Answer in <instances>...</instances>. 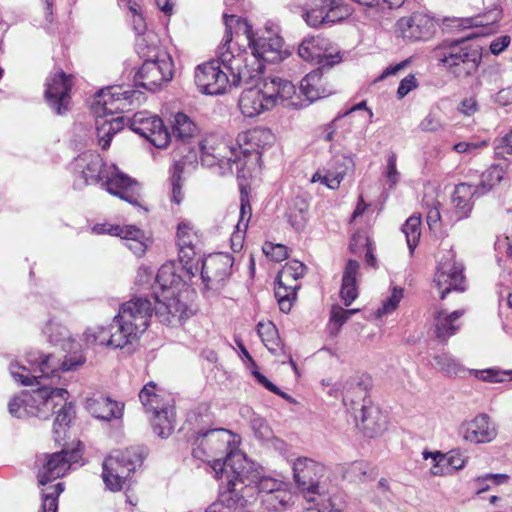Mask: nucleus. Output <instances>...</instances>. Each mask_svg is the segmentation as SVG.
<instances>
[{
    "label": "nucleus",
    "instance_id": "f257e3e1",
    "mask_svg": "<svg viewBox=\"0 0 512 512\" xmlns=\"http://www.w3.org/2000/svg\"><path fill=\"white\" fill-rule=\"evenodd\" d=\"M236 445L235 437L228 430L215 429L203 434L199 447L193 450L197 458H202L204 453L201 446H208L212 456H216L214 446L225 447L227 450L224 459H204L211 462L214 477L221 482L218 499L206 512H247L245 508L251 503L254 491L257 490L262 499L286 485L274 478L260 476Z\"/></svg>",
    "mask_w": 512,
    "mask_h": 512
},
{
    "label": "nucleus",
    "instance_id": "f03ea898",
    "mask_svg": "<svg viewBox=\"0 0 512 512\" xmlns=\"http://www.w3.org/2000/svg\"><path fill=\"white\" fill-rule=\"evenodd\" d=\"M85 357L81 354L61 361L53 354L44 355L36 350L28 351L24 362L11 361L9 372L12 378L23 386L39 385L40 387L27 392L25 411L27 415L47 418L54 409L69 398L64 388L53 387L42 380L59 377V372L75 370L83 365Z\"/></svg>",
    "mask_w": 512,
    "mask_h": 512
},
{
    "label": "nucleus",
    "instance_id": "7ed1b4c3",
    "mask_svg": "<svg viewBox=\"0 0 512 512\" xmlns=\"http://www.w3.org/2000/svg\"><path fill=\"white\" fill-rule=\"evenodd\" d=\"M199 272V260L196 264L167 262L163 264L155 277L152 286L155 295V315L163 323L180 324L188 318L191 310L188 300L193 295L186 279Z\"/></svg>",
    "mask_w": 512,
    "mask_h": 512
},
{
    "label": "nucleus",
    "instance_id": "20e7f679",
    "mask_svg": "<svg viewBox=\"0 0 512 512\" xmlns=\"http://www.w3.org/2000/svg\"><path fill=\"white\" fill-rule=\"evenodd\" d=\"M224 43L218 52V58L199 65L195 71V83L202 93L209 95L224 94L231 87L252 85L261 76L262 65L248 68L246 52L234 54Z\"/></svg>",
    "mask_w": 512,
    "mask_h": 512
},
{
    "label": "nucleus",
    "instance_id": "39448f33",
    "mask_svg": "<svg viewBox=\"0 0 512 512\" xmlns=\"http://www.w3.org/2000/svg\"><path fill=\"white\" fill-rule=\"evenodd\" d=\"M74 170L81 174L84 185L101 183L108 193L131 205L141 206L142 188L139 182L115 164L104 163L99 154L90 151L82 153L74 161Z\"/></svg>",
    "mask_w": 512,
    "mask_h": 512
},
{
    "label": "nucleus",
    "instance_id": "423d86ee",
    "mask_svg": "<svg viewBox=\"0 0 512 512\" xmlns=\"http://www.w3.org/2000/svg\"><path fill=\"white\" fill-rule=\"evenodd\" d=\"M139 98V93L128 86H109L101 89L95 96L93 111L96 115V136L102 149L110 146L114 134L124 128V117L107 116L118 113L133 104L134 98Z\"/></svg>",
    "mask_w": 512,
    "mask_h": 512
},
{
    "label": "nucleus",
    "instance_id": "0eeeda50",
    "mask_svg": "<svg viewBox=\"0 0 512 512\" xmlns=\"http://www.w3.org/2000/svg\"><path fill=\"white\" fill-rule=\"evenodd\" d=\"M224 21L226 26V43H230L232 40V26L234 23L237 25L236 34L240 33L247 40L249 49L251 50V56L253 63L249 66V69L257 67L258 64L262 65L261 74L264 69V62L276 63L284 60L288 57L289 52L283 47V39L272 33L266 31L261 36L255 37L252 31V27L247 21L236 18L234 15L224 14Z\"/></svg>",
    "mask_w": 512,
    "mask_h": 512
},
{
    "label": "nucleus",
    "instance_id": "6e6552de",
    "mask_svg": "<svg viewBox=\"0 0 512 512\" xmlns=\"http://www.w3.org/2000/svg\"><path fill=\"white\" fill-rule=\"evenodd\" d=\"M474 36L472 34L461 40L443 43L435 49V59L457 77L471 75L477 70L481 61L480 47L468 41Z\"/></svg>",
    "mask_w": 512,
    "mask_h": 512
},
{
    "label": "nucleus",
    "instance_id": "1a4fd4ad",
    "mask_svg": "<svg viewBox=\"0 0 512 512\" xmlns=\"http://www.w3.org/2000/svg\"><path fill=\"white\" fill-rule=\"evenodd\" d=\"M143 459V453L139 447L110 453L102 465V479L106 487L114 492L120 491L136 469L142 465Z\"/></svg>",
    "mask_w": 512,
    "mask_h": 512
},
{
    "label": "nucleus",
    "instance_id": "9d476101",
    "mask_svg": "<svg viewBox=\"0 0 512 512\" xmlns=\"http://www.w3.org/2000/svg\"><path fill=\"white\" fill-rule=\"evenodd\" d=\"M274 141L269 129L256 127L238 134L236 148L238 156L243 155L238 171L242 177L252 176L261 171V153Z\"/></svg>",
    "mask_w": 512,
    "mask_h": 512
},
{
    "label": "nucleus",
    "instance_id": "9b49d317",
    "mask_svg": "<svg viewBox=\"0 0 512 512\" xmlns=\"http://www.w3.org/2000/svg\"><path fill=\"white\" fill-rule=\"evenodd\" d=\"M153 311L155 312V307L153 308L151 301L143 297L132 298L120 306L114 322L128 344L138 341L147 330Z\"/></svg>",
    "mask_w": 512,
    "mask_h": 512
},
{
    "label": "nucleus",
    "instance_id": "f8f14e48",
    "mask_svg": "<svg viewBox=\"0 0 512 512\" xmlns=\"http://www.w3.org/2000/svg\"><path fill=\"white\" fill-rule=\"evenodd\" d=\"M365 394L364 389L357 385L352 392L347 391L344 394L343 404L348 410L353 412L357 425H359L360 421L365 433L370 437H376L387 429V416L377 407L361 403Z\"/></svg>",
    "mask_w": 512,
    "mask_h": 512
},
{
    "label": "nucleus",
    "instance_id": "ddd939ff",
    "mask_svg": "<svg viewBox=\"0 0 512 512\" xmlns=\"http://www.w3.org/2000/svg\"><path fill=\"white\" fill-rule=\"evenodd\" d=\"M174 64L171 56L165 51H155L144 60L135 75V83L149 91H155L163 84L172 80Z\"/></svg>",
    "mask_w": 512,
    "mask_h": 512
},
{
    "label": "nucleus",
    "instance_id": "4468645a",
    "mask_svg": "<svg viewBox=\"0 0 512 512\" xmlns=\"http://www.w3.org/2000/svg\"><path fill=\"white\" fill-rule=\"evenodd\" d=\"M202 164L208 167L218 165L220 169H231L232 163L239 167L241 158L237 148L219 134H208L199 143Z\"/></svg>",
    "mask_w": 512,
    "mask_h": 512
},
{
    "label": "nucleus",
    "instance_id": "2eb2a0df",
    "mask_svg": "<svg viewBox=\"0 0 512 512\" xmlns=\"http://www.w3.org/2000/svg\"><path fill=\"white\" fill-rule=\"evenodd\" d=\"M433 281L440 292L441 299H444L445 296L453 290H465L463 265L456 260L455 253L452 249L446 250L443 255L440 256Z\"/></svg>",
    "mask_w": 512,
    "mask_h": 512
},
{
    "label": "nucleus",
    "instance_id": "dca6fc26",
    "mask_svg": "<svg viewBox=\"0 0 512 512\" xmlns=\"http://www.w3.org/2000/svg\"><path fill=\"white\" fill-rule=\"evenodd\" d=\"M233 263L234 258L228 253H216L202 261L199 271L207 292L216 294L224 288L231 275Z\"/></svg>",
    "mask_w": 512,
    "mask_h": 512
},
{
    "label": "nucleus",
    "instance_id": "f3484780",
    "mask_svg": "<svg viewBox=\"0 0 512 512\" xmlns=\"http://www.w3.org/2000/svg\"><path fill=\"white\" fill-rule=\"evenodd\" d=\"M305 265L297 260L286 263L277 275L275 286V297L283 312H289L292 302L296 299V292L299 289L298 279L305 273Z\"/></svg>",
    "mask_w": 512,
    "mask_h": 512
},
{
    "label": "nucleus",
    "instance_id": "a211bd4d",
    "mask_svg": "<svg viewBox=\"0 0 512 512\" xmlns=\"http://www.w3.org/2000/svg\"><path fill=\"white\" fill-rule=\"evenodd\" d=\"M130 130L141 135L157 148H166L171 135L162 119L147 111L137 112L126 120Z\"/></svg>",
    "mask_w": 512,
    "mask_h": 512
},
{
    "label": "nucleus",
    "instance_id": "6ab92c4d",
    "mask_svg": "<svg viewBox=\"0 0 512 512\" xmlns=\"http://www.w3.org/2000/svg\"><path fill=\"white\" fill-rule=\"evenodd\" d=\"M438 22L426 11H415L399 18L395 24L396 32L409 41H426L436 32Z\"/></svg>",
    "mask_w": 512,
    "mask_h": 512
},
{
    "label": "nucleus",
    "instance_id": "aec40b11",
    "mask_svg": "<svg viewBox=\"0 0 512 512\" xmlns=\"http://www.w3.org/2000/svg\"><path fill=\"white\" fill-rule=\"evenodd\" d=\"M81 456L79 449H63L60 452L45 455L37 475L39 484L46 485L64 476L74 464L80 461Z\"/></svg>",
    "mask_w": 512,
    "mask_h": 512
},
{
    "label": "nucleus",
    "instance_id": "412c9836",
    "mask_svg": "<svg viewBox=\"0 0 512 512\" xmlns=\"http://www.w3.org/2000/svg\"><path fill=\"white\" fill-rule=\"evenodd\" d=\"M294 480L308 502H314L319 495L318 476L322 474L324 467L314 460L299 457L293 462Z\"/></svg>",
    "mask_w": 512,
    "mask_h": 512
},
{
    "label": "nucleus",
    "instance_id": "4be33fe9",
    "mask_svg": "<svg viewBox=\"0 0 512 512\" xmlns=\"http://www.w3.org/2000/svg\"><path fill=\"white\" fill-rule=\"evenodd\" d=\"M457 433L466 442L486 444L496 439L498 427L488 414L479 413L475 417L463 421L459 425Z\"/></svg>",
    "mask_w": 512,
    "mask_h": 512
},
{
    "label": "nucleus",
    "instance_id": "5701e85b",
    "mask_svg": "<svg viewBox=\"0 0 512 512\" xmlns=\"http://www.w3.org/2000/svg\"><path fill=\"white\" fill-rule=\"evenodd\" d=\"M298 55L305 61L319 64L321 68L331 67L341 61L339 53H334L331 42L321 36L303 39L298 47Z\"/></svg>",
    "mask_w": 512,
    "mask_h": 512
},
{
    "label": "nucleus",
    "instance_id": "b1692460",
    "mask_svg": "<svg viewBox=\"0 0 512 512\" xmlns=\"http://www.w3.org/2000/svg\"><path fill=\"white\" fill-rule=\"evenodd\" d=\"M45 98L48 105L58 114L62 115L69 109L72 76L63 71H57L46 79Z\"/></svg>",
    "mask_w": 512,
    "mask_h": 512
},
{
    "label": "nucleus",
    "instance_id": "393cba45",
    "mask_svg": "<svg viewBox=\"0 0 512 512\" xmlns=\"http://www.w3.org/2000/svg\"><path fill=\"white\" fill-rule=\"evenodd\" d=\"M273 86H265L264 81L254 87L245 89L239 99V108L246 117H255L274 107L271 98Z\"/></svg>",
    "mask_w": 512,
    "mask_h": 512
},
{
    "label": "nucleus",
    "instance_id": "a878e982",
    "mask_svg": "<svg viewBox=\"0 0 512 512\" xmlns=\"http://www.w3.org/2000/svg\"><path fill=\"white\" fill-rule=\"evenodd\" d=\"M93 231L121 238L136 256L144 255L148 246V238L144 231L134 225L99 224L94 226Z\"/></svg>",
    "mask_w": 512,
    "mask_h": 512
},
{
    "label": "nucleus",
    "instance_id": "bb28decb",
    "mask_svg": "<svg viewBox=\"0 0 512 512\" xmlns=\"http://www.w3.org/2000/svg\"><path fill=\"white\" fill-rule=\"evenodd\" d=\"M176 240L179 248V260L182 263H193L200 253L201 235L189 220H181L177 225Z\"/></svg>",
    "mask_w": 512,
    "mask_h": 512
},
{
    "label": "nucleus",
    "instance_id": "cd10ccee",
    "mask_svg": "<svg viewBox=\"0 0 512 512\" xmlns=\"http://www.w3.org/2000/svg\"><path fill=\"white\" fill-rule=\"evenodd\" d=\"M82 339L87 345H100L114 349H122L129 345L114 321L107 327L102 325L87 327L83 332Z\"/></svg>",
    "mask_w": 512,
    "mask_h": 512
},
{
    "label": "nucleus",
    "instance_id": "c85d7f7f",
    "mask_svg": "<svg viewBox=\"0 0 512 512\" xmlns=\"http://www.w3.org/2000/svg\"><path fill=\"white\" fill-rule=\"evenodd\" d=\"M336 6V0H311V3L305 8L302 17L311 27L331 24L343 17L334 16Z\"/></svg>",
    "mask_w": 512,
    "mask_h": 512
},
{
    "label": "nucleus",
    "instance_id": "c756f323",
    "mask_svg": "<svg viewBox=\"0 0 512 512\" xmlns=\"http://www.w3.org/2000/svg\"><path fill=\"white\" fill-rule=\"evenodd\" d=\"M479 188L468 183L456 185L452 194V204L454 207V218L456 221L469 217L474 204V199L481 196Z\"/></svg>",
    "mask_w": 512,
    "mask_h": 512
},
{
    "label": "nucleus",
    "instance_id": "7c9ffc66",
    "mask_svg": "<svg viewBox=\"0 0 512 512\" xmlns=\"http://www.w3.org/2000/svg\"><path fill=\"white\" fill-rule=\"evenodd\" d=\"M139 399L147 414L162 410L174 405L171 394L159 388L155 382L147 383L139 392Z\"/></svg>",
    "mask_w": 512,
    "mask_h": 512
},
{
    "label": "nucleus",
    "instance_id": "2f4dec72",
    "mask_svg": "<svg viewBox=\"0 0 512 512\" xmlns=\"http://www.w3.org/2000/svg\"><path fill=\"white\" fill-rule=\"evenodd\" d=\"M85 408L95 418L111 421L122 417L124 404L99 395L87 398Z\"/></svg>",
    "mask_w": 512,
    "mask_h": 512
},
{
    "label": "nucleus",
    "instance_id": "473e14b6",
    "mask_svg": "<svg viewBox=\"0 0 512 512\" xmlns=\"http://www.w3.org/2000/svg\"><path fill=\"white\" fill-rule=\"evenodd\" d=\"M43 332L50 343L60 346L65 351H74V353L69 357H66L65 360L77 354H81L83 356L82 353L75 350L77 346L76 342L71 338L69 330L60 322L56 320H49L45 325Z\"/></svg>",
    "mask_w": 512,
    "mask_h": 512
},
{
    "label": "nucleus",
    "instance_id": "72a5a7b5",
    "mask_svg": "<svg viewBox=\"0 0 512 512\" xmlns=\"http://www.w3.org/2000/svg\"><path fill=\"white\" fill-rule=\"evenodd\" d=\"M359 270V262L352 259H349L344 267L340 296L346 306H349L358 296Z\"/></svg>",
    "mask_w": 512,
    "mask_h": 512
},
{
    "label": "nucleus",
    "instance_id": "f704fd0d",
    "mask_svg": "<svg viewBox=\"0 0 512 512\" xmlns=\"http://www.w3.org/2000/svg\"><path fill=\"white\" fill-rule=\"evenodd\" d=\"M300 91L305 96L308 103H312L332 93V90L327 89L324 85L320 69L308 73L301 80Z\"/></svg>",
    "mask_w": 512,
    "mask_h": 512
},
{
    "label": "nucleus",
    "instance_id": "c9c22d12",
    "mask_svg": "<svg viewBox=\"0 0 512 512\" xmlns=\"http://www.w3.org/2000/svg\"><path fill=\"white\" fill-rule=\"evenodd\" d=\"M464 314L463 310L447 313L440 310L435 315V332L438 339L446 341L454 335L459 328L456 321Z\"/></svg>",
    "mask_w": 512,
    "mask_h": 512
},
{
    "label": "nucleus",
    "instance_id": "e433bc0d",
    "mask_svg": "<svg viewBox=\"0 0 512 512\" xmlns=\"http://www.w3.org/2000/svg\"><path fill=\"white\" fill-rule=\"evenodd\" d=\"M149 415L153 431L161 438L169 437L174 430L175 424L174 405Z\"/></svg>",
    "mask_w": 512,
    "mask_h": 512
},
{
    "label": "nucleus",
    "instance_id": "4c0bfd02",
    "mask_svg": "<svg viewBox=\"0 0 512 512\" xmlns=\"http://www.w3.org/2000/svg\"><path fill=\"white\" fill-rule=\"evenodd\" d=\"M264 84L265 86H273L271 98L274 100V106L283 102H287L288 106H298V103L292 100L296 94V89L290 81L281 78H271L264 80Z\"/></svg>",
    "mask_w": 512,
    "mask_h": 512
},
{
    "label": "nucleus",
    "instance_id": "58836bf2",
    "mask_svg": "<svg viewBox=\"0 0 512 512\" xmlns=\"http://www.w3.org/2000/svg\"><path fill=\"white\" fill-rule=\"evenodd\" d=\"M297 496L284 485L272 494H267L261 499V503L271 511H281L295 504Z\"/></svg>",
    "mask_w": 512,
    "mask_h": 512
},
{
    "label": "nucleus",
    "instance_id": "ea45409f",
    "mask_svg": "<svg viewBox=\"0 0 512 512\" xmlns=\"http://www.w3.org/2000/svg\"><path fill=\"white\" fill-rule=\"evenodd\" d=\"M336 161H341L345 168L337 171L327 170L325 174H322L320 171H317L316 173L313 174L311 182H321L322 184L331 189H337L340 186V183L343 180L346 173L353 167V160L351 157H340Z\"/></svg>",
    "mask_w": 512,
    "mask_h": 512
},
{
    "label": "nucleus",
    "instance_id": "a19ab883",
    "mask_svg": "<svg viewBox=\"0 0 512 512\" xmlns=\"http://www.w3.org/2000/svg\"><path fill=\"white\" fill-rule=\"evenodd\" d=\"M60 406L61 408L57 412L53 423V435L54 440L57 443H60L66 438L69 424L75 416V410L72 403L67 402L66 400L65 402H62Z\"/></svg>",
    "mask_w": 512,
    "mask_h": 512
},
{
    "label": "nucleus",
    "instance_id": "79ce46f5",
    "mask_svg": "<svg viewBox=\"0 0 512 512\" xmlns=\"http://www.w3.org/2000/svg\"><path fill=\"white\" fill-rule=\"evenodd\" d=\"M308 203L300 197L295 198L287 209L288 222L295 230H302L308 220Z\"/></svg>",
    "mask_w": 512,
    "mask_h": 512
},
{
    "label": "nucleus",
    "instance_id": "37998d69",
    "mask_svg": "<svg viewBox=\"0 0 512 512\" xmlns=\"http://www.w3.org/2000/svg\"><path fill=\"white\" fill-rule=\"evenodd\" d=\"M197 133V126L186 114L178 112L172 119V135L181 141H187Z\"/></svg>",
    "mask_w": 512,
    "mask_h": 512
},
{
    "label": "nucleus",
    "instance_id": "c03bdc74",
    "mask_svg": "<svg viewBox=\"0 0 512 512\" xmlns=\"http://www.w3.org/2000/svg\"><path fill=\"white\" fill-rule=\"evenodd\" d=\"M257 333L261 338L265 347L271 353H277L281 349V341L276 326L270 322H259L257 325Z\"/></svg>",
    "mask_w": 512,
    "mask_h": 512
},
{
    "label": "nucleus",
    "instance_id": "a18cd8bd",
    "mask_svg": "<svg viewBox=\"0 0 512 512\" xmlns=\"http://www.w3.org/2000/svg\"><path fill=\"white\" fill-rule=\"evenodd\" d=\"M504 170L498 165H493L485 170L480 177V181L475 187L479 188V194L483 195L501 182L504 177Z\"/></svg>",
    "mask_w": 512,
    "mask_h": 512
},
{
    "label": "nucleus",
    "instance_id": "49530a36",
    "mask_svg": "<svg viewBox=\"0 0 512 512\" xmlns=\"http://www.w3.org/2000/svg\"><path fill=\"white\" fill-rule=\"evenodd\" d=\"M410 252L416 248L421 236V219L419 216L409 217L402 227Z\"/></svg>",
    "mask_w": 512,
    "mask_h": 512
},
{
    "label": "nucleus",
    "instance_id": "de8ad7c7",
    "mask_svg": "<svg viewBox=\"0 0 512 512\" xmlns=\"http://www.w3.org/2000/svg\"><path fill=\"white\" fill-rule=\"evenodd\" d=\"M438 368L447 375H461L466 371L464 366L448 353H441L434 357Z\"/></svg>",
    "mask_w": 512,
    "mask_h": 512
},
{
    "label": "nucleus",
    "instance_id": "09e8293b",
    "mask_svg": "<svg viewBox=\"0 0 512 512\" xmlns=\"http://www.w3.org/2000/svg\"><path fill=\"white\" fill-rule=\"evenodd\" d=\"M422 455L425 460L431 459L432 466L430 467V473L433 476L451 475L450 468L448 467L447 464L446 455H444L442 452H431L428 450H424Z\"/></svg>",
    "mask_w": 512,
    "mask_h": 512
},
{
    "label": "nucleus",
    "instance_id": "8fccbe9b",
    "mask_svg": "<svg viewBox=\"0 0 512 512\" xmlns=\"http://www.w3.org/2000/svg\"><path fill=\"white\" fill-rule=\"evenodd\" d=\"M64 491L62 483H57L55 486L48 487L43 491L42 504L40 512H57L58 511V497Z\"/></svg>",
    "mask_w": 512,
    "mask_h": 512
},
{
    "label": "nucleus",
    "instance_id": "3c124183",
    "mask_svg": "<svg viewBox=\"0 0 512 512\" xmlns=\"http://www.w3.org/2000/svg\"><path fill=\"white\" fill-rule=\"evenodd\" d=\"M509 476L507 474H485L473 480V486L477 494H481L490 489L491 485H501L507 483Z\"/></svg>",
    "mask_w": 512,
    "mask_h": 512
},
{
    "label": "nucleus",
    "instance_id": "603ef678",
    "mask_svg": "<svg viewBox=\"0 0 512 512\" xmlns=\"http://www.w3.org/2000/svg\"><path fill=\"white\" fill-rule=\"evenodd\" d=\"M383 176L390 189H394L401 180V173L397 169V155L394 152H389L386 156Z\"/></svg>",
    "mask_w": 512,
    "mask_h": 512
},
{
    "label": "nucleus",
    "instance_id": "864d4df0",
    "mask_svg": "<svg viewBox=\"0 0 512 512\" xmlns=\"http://www.w3.org/2000/svg\"><path fill=\"white\" fill-rule=\"evenodd\" d=\"M403 298V289L394 287L389 297L383 300L382 305L376 310L375 317L381 318L383 316L393 313L399 306Z\"/></svg>",
    "mask_w": 512,
    "mask_h": 512
},
{
    "label": "nucleus",
    "instance_id": "5fc2aeb1",
    "mask_svg": "<svg viewBox=\"0 0 512 512\" xmlns=\"http://www.w3.org/2000/svg\"><path fill=\"white\" fill-rule=\"evenodd\" d=\"M357 312H359V309H343L338 305H334L330 312L329 325L331 330L334 333H338L342 325Z\"/></svg>",
    "mask_w": 512,
    "mask_h": 512
},
{
    "label": "nucleus",
    "instance_id": "6e6d98bb",
    "mask_svg": "<svg viewBox=\"0 0 512 512\" xmlns=\"http://www.w3.org/2000/svg\"><path fill=\"white\" fill-rule=\"evenodd\" d=\"M121 6L127 7L131 13L133 28L138 35L146 30V23L141 13L140 5L136 0H120Z\"/></svg>",
    "mask_w": 512,
    "mask_h": 512
},
{
    "label": "nucleus",
    "instance_id": "4d7b16f0",
    "mask_svg": "<svg viewBox=\"0 0 512 512\" xmlns=\"http://www.w3.org/2000/svg\"><path fill=\"white\" fill-rule=\"evenodd\" d=\"M423 202L426 208V221L429 228H438L441 220L440 203L434 198L429 199L427 196L424 197Z\"/></svg>",
    "mask_w": 512,
    "mask_h": 512
},
{
    "label": "nucleus",
    "instance_id": "13d9d810",
    "mask_svg": "<svg viewBox=\"0 0 512 512\" xmlns=\"http://www.w3.org/2000/svg\"><path fill=\"white\" fill-rule=\"evenodd\" d=\"M250 427L254 432V435L261 441H267L273 437V431L269 424L259 415L252 416L250 420Z\"/></svg>",
    "mask_w": 512,
    "mask_h": 512
},
{
    "label": "nucleus",
    "instance_id": "bf43d9fd",
    "mask_svg": "<svg viewBox=\"0 0 512 512\" xmlns=\"http://www.w3.org/2000/svg\"><path fill=\"white\" fill-rule=\"evenodd\" d=\"M444 124L437 112H429L420 122L419 128L424 132H437L443 128Z\"/></svg>",
    "mask_w": 512,
    "mask_h": 512
},
{
    "label": "nucleus",
    "instance_id": "052dcab7",
    "mask_svg": "<svg viewBox=\"0 0 512 512\" xmlns=\"http://www.w3.org/2000/svg\"><path fill=\"white\" fill-rule=\"evenodd\" d=\"M262 250L267 257L276 262H280L288 256L287 247L282 244L266 242L264 243Z\"/></svg>",
    "mask_w": 512,
    "mask_h": 512
},
{
    "label": "nucleus",
    "instance_id": "680f3d73",
    "mask_svg": "<svg viewBox=\"0 0 512 512\" xmlns=\"http://www.w3.org/2000/svg\"><path fill=\"white\" fill-rule=\"evenodd\" d=\"M27 392L14 396L8 403L9 413L16 418H22L27 415L25 411Z\"/></svg>",
    "mask_w": 512,
    "mask_h": 512
},
{
    "label": "nucleus",
    "instance_id": "e2e57ef3",
    "mask_svg": "<svg viewBox=\"0 0 512 512\" xmlns=\"http://www.w3.org/2000/svg\"><path fill=\"white\" fill-rule=\"evenodd\" d=\"M471 374H475V376L483 381L487 382H503L504 376L508 373L505 371L495 370V369H485V370H470Z\"/></svg>",
    "mask_w": 512,
    "mask_h": 512
},
{
    "label": "nucleus",
    "instance_id": "0e129e2a",
    "mask_svg": "<svg viewBox=\"0 0 512 512\" xmlns=\"http://www.w3.org/2000/svg\"><path fill=\"white\" fill-rule=\"evenodd\" d=\"M446 455L447 464L450 468V473L461 470L465 467L467 457L460 450H451Z\"/></svg>",
    "mask_w": 512,
    "mask_h": 512
},
{
    "label": "nucleus",
    "instance_id": "69168bd1",
    "mask_svg": "<svg viewBox=\"0 0 512 512\" xmlns=\"http://www.w3.org/2000/svg\"><path fill=\"white\" fill-rule=\"evenodd\" d=\"M500 16H501L500 10L495 9V10L490 11L489 14L486 16L487 17V21L486 22L483 20V17L478 16V17L473 18V19H466V20H464L461 23V25H463L464 27L485 26L489 22H491V23L497 22L500 19Z\"/></svg>",
    "mask_w": 512,
    "mask_h": 512
},
{
    "label": "nucleus",
    "instance_id": "338daca9",
    "mask_svg": "<svg viewBox=\"0 0 512 512\" xmlns=\"http://www.w3.org/2000/svg\"><path fill=\"white\" fill-rule=\"evenodd\" d=\"M488 142L486 140L479 142H459L453 146V150L457 153H473L474 151L486 147Z\"/></svg>",
    "mask_w": 512,
    "mask_h": 512
},
{
    "label": "nucleus",
    "instance_id": "774afa93",
    "mask_svg": "<svg viewBox=\"0 0 512 512\" xmlns=\"http://www.w3.org/2000/svg\"><path fill=\"white\" fill-rule=\"evenodd\" d=\"M416 87V79L413 75H409L401 80L397 95L399 98L405 97L412 89Z\"/></svg>",
    "mask_w": 512,
    "mask_h": 512
}]
</instances>
